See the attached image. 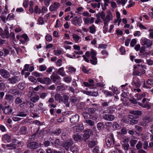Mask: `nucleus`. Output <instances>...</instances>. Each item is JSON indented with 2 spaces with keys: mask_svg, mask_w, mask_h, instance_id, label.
I'll list each match as a JSON object with an SVG mask.
<instances>
[{
  "mask_svg": "<svg viewBox=\"0 0 153 153\" xmlns=\"http://www.w3.org/2000/svg\"><path fill=\"white\" fill-rule=\"evenodd\" d=\"M137 66L139 67L137 71H134L133 74L134 76H140L145 73V70L146 69V65L142 64H138Z\"/></svg>",
  "mask_w": 153,
  "mask_h": 153,
  "instance_id": "f257e3e1",
  "label": "nucleus"
},
{
  "mask_svg": "<svg viewBox=\"0 0 153 153\" xmlns=\"http://www.w3.org/2000/svg\"><path fill=\"white\" fill-rule=\"evenodd\" d=\"M140 41L141 45L146 48H150L152 45V41L145 37L141 39Z\"/></svg>",
  "mask_w": 153,
  "mask_h": 153,
  "instance_id": "f03ea898",
  "label": "nucleus"
},
{
  "mask_svg": "<svg viewBox=\"0 0 153 153\" xmlns=\"http://www.w3.org/2000/svg\"><path fill=\"white\" fill-rule=\"evenodd\" d=\"M100 16L105 25H108V22L113 19V16L111 13H108L105 17V15L103 14H101Z\"/></svg>",
  "mask_w": 153,
  "mask_h": 153,
  "instance_id": "7ed1b4c3",
  "label": "nucleus"
},
{
  "mask_svg": "<svg viewBox=\"0 0 153 153\" xmlns=\"http://www.w3.org/2000/svg\"><path fill=\"white\" fill-rule=\"evenodd\" d=\"M90 54L91 58L90 60V63L93 65L97 64V59L96 57L97 52L94 50L91 49L90 52Z\"/></svg>",
  "mask_w": 153,
  "mask_h": 153,
  "instance_id": "20e7f679",
  "label": "nucleus"
},
{
  "mask_svg": "<svg viewBox=\"0 0 153 153\" xmlns=\"http://www.w3.org/2000/svg\"><path fill=\"white\" fill-rule=\"evenodd\" d=\"M82 22V20L80 17L76 16L71 20V23L75 26H80Z\"/></svg>",
  "mask_w": 153,
  "mask_h": 153,
  "instance_id": "39448f33",
  "label": "nucleus"
},
{
  "mask_svg": "<svg viewBox=\"0 0 153 153\" xmlns=\"http://www.w3.org/2000/svg\"><path fill=\"white\" fill-rule=\"evenodd\" d=\"M37 80L41 83L47 85H49L51 82V79L49 77H46L43 78L39 77L37 79Z\"/></svg>",
  "mask_w": 153,
  "mask_h": 153,
  "instance_id": "423d86ee",
  "label": "nucleus"
},
{
  "mask_svg": "<svg viewBox=\"0 0 153 153\" xmlns=\"http://www.w3.org/2000/svg\"><path fill=\"white\" fill-rule=\"evenodd\" d=\"M106 144L108 147H110L112 142L114 143V140L113 135L112 134H110L109 136L107 137L105 139Z\"/></svg>",
  "mask_w": 153,
  "mask_h": 153,
  "instance_id": "0eeeda50",
  "label": "nucleus"
},
{
  "mask_svg": "<svg viewBox=\"0 0 153 153\" xmlns=\"http://www.w3.org/2000/svg\"><path fill=\"white\" fill-rule=\"evenodd\" d=\"M17 143L18 145L19 146H22L23 145V143L22 141L18 142L17 141V140L16 139H14L13 140V142L12 143H10V144L7 145V147H10V149H15L16 148V146L15 145L16 144V143Z\"/></svg>",
  "mask_w": 153,
  "mask_h": 153,
  "instance_id": "6e6552de",
  "label": "nucleus"
},
{
  "mask_svg": "<svg viewBox=\"0 0 153 153\" xmlns=\"http://www.w3.org/2000/svg\"><path fill=\"white\" fill-rule=\"evenodd\" d=\"M60 6V4L59 3L54 2L50 5L49 10L51 11H56L59 7Z\"/></svg>",
  "mask_w": 153,
  "mask_h": 153,
  "instance_id": "1a4fd4ad",
  "label": "nucleus"
},
{
  "mask_svg": "<svg viewBox=\"0 0 153 153\" xmlns=\"http://www.w3.org/2000/svg\"><path fill=\"white\" fill-rule=\"evenodd\" d=\"M73 144V141L72 138H70L68 140L64 143L62 145L63 146L65 149L68 151L69 148Z\"/></svg>",
  "mask_w": 153,
  "mask_h": 153,
  "instance_id": "9d476101",
  "label": "nucleus"
},
{
  "mask_svg": "<svg viewBox=\"0 0 153 153\" xmlns=\"http://www.w3.org/2000/svg\"><path fill=\"white\" fill-rule=\"evenodd\" d=\"M38 147V144L35 142L28 143L27 145V148L33 149H37Z\"/></svg>",
  "mask_w": 153,
  "mask_h": 153,
  "instance_id": "9b49d317",
  "label": "nucleus"
},
{
  "mask_svg": "<svg viewBox=\"0 0 153 153\" xmlns=\"http://www.w3.org/2000/svg\"><path fill=\"white\" fill-rule=\"evenodd\" d=\"M138 103L139 105L143 108H149L150 107L149 102L146 101V98H144L143 99L142 103L140 102H138Z\"/></svg>",
  "mask_w": 153,
  "mask_h": 153,
  "instance_id": "f8f14e48",
  "label": "nucleus"
},
{
  "mask_svg": "<svg viewBox=\"0 0 153 153\" xmlns=\"http://www.w3.org/2000/svg\"><path fill=\"white\" fill-rule=\"evenodd\" d=\"M79 116L77 114L72 115L70 118V120L72 123L74 124L77 123L79 120Z\"/></svg>",
  "mask_w": 153,
  "mask_h": 153,
  "instance_id": "ddd939ff",
  "label": "nucleus"
},
{
  "mask_svg": "<svg viewBox=\"0 0 153 153\" xmlns=\"http://www.w3.org/2000/svg\"><path fill=\"white\" fill-rule=\"evenodd\" d=\"M0 74L2 77L6 79L8 78L10 75L8 71L4 69H0Z\"/></svg>",
  "mask_w": 153,
  "mask_h": 153,
  "instance_id": "4468645a",
  "label": "nucleus"
},
{
  "mask_svg": "<svg viewBox=\"0 0 153 153\" xmlns=\"http://www.w3.org/2000/svg\"><path fill=\"white\" fill-rule=\"evenodd\" d=\"M51 79L55 83L60 81V76L56 74H53L51 76Z\"/></svg>",
  "mask_w": 153,
  "mask_h": 153,
  "instance_id": "2eb2a0df",
  "label": "nucleus"
},
{
  "mask_svg": "<svg viewBox=\"0 0 153 153\" xmlns=\"http://www.w3.org/2000/svg\"><path fill=\"white\" fill-rule=\"evenodd\" d=\"M84 23L85 25H88L89 24H92L94 22V18L91 17V18L88 17H84L83 18Z\"/></svg>",
  "mask_w": 153,
  "mask_h": 153,
  "instance_id": "dca6fc26",
  "label": "nucleus"
},
{
  "mask_svg": "<svg viewBox=\"0 0 153 153\" xmlns=\"http://www.w3.org/2000/svg\"><path fill=\"white\" fill-rule=\"evenodd\" d=\"M1 36L3 38H7L9 37V33L7 27L4 29L1 34Z\"/></svg>",
  "mask_w": 153,
  "mask_h": 153,
  "instance_id": "f3484780",
  "label": "nucleus"
},
{
  "mask_svg": "<svg viewBox=\"0 0 153 153\" xmlns=\"http://www.w3.org/2000/svg\"><path fill=\"white\" fill-rule=\"evenodd\" d=\"M3 110V112L7 114H10L13 111V109L9 106L4 108Z\"/></svg>",
  "mask_w": 153,
  "mask_h": 153,
  "instance_id": "a211bd4d",
  "label": "nucleus"
},
{
  "mask_svg": "<svg viewBox=\"0 0 153 153\" xmlns=\"http://www.w3.org/2000/svg\"><path fill=\"white\" fill-rule=\"evenodd\" d=\"M19 79L17 76H14L7 80L8 83L14 84L19 81Z\"/></svg>",
  "mask_w": 153,
  "mask_h": 153,
  "instance_id": "6ab92c4d",
  "label": "nucleus"
},
{
  "mask_svg": "<svg viewBox=\"0 0 153 153\" xmlns=\"http://www.w3.org/2000/svg\"><path fill=\"white\" fill-rule=\"evenodd\" d=\"M130 113L134 115L135 117L134 118H137L141 114V112L140 111L138 110H132L130 111Z\"/></svg>",
  "mask_w": 153,
  "mask_h": 153,
  "instance_id": "aec40b11",
  "label": "nucleus"
},
{
  "mask_svg": "<svg viewBox=\"0 0 153 153\" xmlns=\"http://www.w3.org/2000/svg\"><path fill=\"white\" fill-rule=\"evenodd\" d=\"M103 118L104 120L108 121H112L114 119V115L111 114H105Z\"/></svg>",
  "mask_w": 153,
  "mask_h": 153,
  "instance_id": "412c9836",
  "label": "nucleus"
},
{
  "mask_svg": "<svg viewBox=\"0 0 153 153\" xmlns=\"http://www.w3.org/2000/svg\"><path fill=\"white\" fill-rule=\"evenodd\" d=\"M97 143V140L96 139H94L92 140L89 141L88 144V146L89 147L92 148L94 147Z\"/></svg>",
  "mask_w": 153,
  "mask_h": 153,
  "instance_id": "4be33fe9",
  "label": "nucleus"
},
{
  "mask_svg": "<svg viewBox=\"0 0 153 153\" xmlns=\"http://www.w3.org/2000/svg\"><path fill=\"white\" fill-rule=\"evenodd\" d=\"M57 73L58 74L62 76H65L66 74L63 67L59 68L57 71Z\"/></svg>",
  "mask_w": 153,
  "mask_h": 153,
  "instance_id": "5701e85b",
  "label": "nucleus"
},
{
  "mask_svg": "<svg viewBox=\"0 0 153 153\" xmlns=\"http://www.w3.org/2000/svg\"><path fill=\"white\" fill-rule=\"evenodd\" d=\"M2 139L5 143L9 142L11 140V137L8 134H5L2 137Z\"/></svg>",
  "mask_w": 153,
  "mask_h": 153,
  "instance_id": "b1692460",
  "label": "nucleus"
},
{
  "mask_svg": "<svg viewBox=\"0 0 153 153\" xmlns=\"http://www.w3.org/2000/svg\"><path fill=\"white\" fill-rule=\"evenodd\" d=\"M82 57L84 60L87 62H89L90 60L88 59V57H89L90 56V52L87 51L86 52L85 55H82Z\"/></svg>",
  "mask_w": 153,
  "mask_h": 153,
  "instance_id": "393cba45",
  "label": "nucleus"
},
{
  "mask_svg": "<svg viewBox=\"0 0 153 153\" xmlns=\"http://www.w3.org/2000/svg\"><path fill=\"white\" fill-rule=\"evenodd\" d=\"M72 37L73 40L77 43L79 42H80V39L81 37L79 35L76 34H73L72 35Z\"/></svg>",
  "mask_w": 153,
  "mask_h": 153,
  "instance_id": "a878e982",
  "label": "nucleus"
},
{
  "mask_svg": "<svg viewBox=\"0 0 153 153\" xmlns=\"http://www.w3.org/2000/svg\"><path fill=\"white\" fill-rule=\"evenodd\" d=\"M76 131L77 132L81 131L84 129V126L82 124H79L75 126Z\"/></svg>",
  "mask_w": 153,
  "mask_h": 153,
  "instance_id": "bb28decb",
  "label": "nucleus"
},
{
  "mask_svg": "<svg viewBox=\"0 0 153 153\" xmlns=\"http://www.w3.org/2000/svg\"><path fill=\"white\" fill-rule=\"evenodd\" d=\"M27 132V128L23 126L21 127L19 130V133L21 134H25Z\"/></svg>",
  "mask_w": 153,
  "mask_h": 153,
  "instance_id": "cd10ccee",
  "label": "nucleus"
},
{
  "mask_svg": "<svg viewBox=\"0 0 153 153\" xmlns=\"http://www.w3.org/2000/svg\"><path fill=\"white\" fill-rule=\"evenodd\" d=\"M66 68L68 70L67 72L71 73H74L76 71V69L70 66L67 67Z\"/></svg>",
  "mask_w": 153,
  "mask_h": 153,
  "instance_id": "c85d7f7f",
  "label": "nucleus"
},
{
  "mask_svg": "<svg viewBox=\"0 0 153 153\" xmlns=\"http://www.w3.org/2000/svg\"><path fill=\"white\" fill-rule=\"evenodd\" d=\"M73 137L74 140L77 141H80L82 140V137L79 134H74Z\"/></svg>",
  "mask_w": 153,
  "mask_h": 153,
  "instance_id": "c756f323",
  "label": "nucleus"
},
{
  "mask_svg": "<svg viewBox=\"0 0 153 153\" xmlns=\"http://www.w3.org/2000/svg\"><path fill=\"white\" fill-rule=\"evenodd\" d=\"M55 99L57 101H58L59 102H62L63 100V98L62 96L59 94H57L55 96Z\"/></svg>",
  "mask_w": 153,
  "mask_h": 153,
  "instance_id": "7c9ffc66",
  "label": "nucleus"
},
{
  "mask_svg": "<svg viewBox=\"0 0 153 153\" xmlns=\"http://www.w3.org/2000/svg\"><path fill=\"white\" fill-rule=\"evenodd\" d=\"M89 32L91 33L94 34L96 32V27L94 25L89 27Z\"/></svg>",
  "mask_w": 153,
  "mask_h": 153,
  "instance_id": "2f4dec72",
  "label": "nucleus"
},
{
  "mask_svg": "<svg viewBox=\"0 0 153 153\" xmlns=\"http://www.w3.org/2000/svg\"><path fill=\"white\" fill-rule=\"evenodd\" d=\"M39 99V96L36 95L31 97L30 99V100L33 103L37 102Z\"/></svg>",
  "mask_w": 153,
  "mask_h": 153,
  "instance_id": "473e14b6",
  "label": "nucleus"
},
{
  "mask_svg": "<svg viewBox=\"0 0 153 153\" xmlns=\"http://www.w3.org/2000/svg\"><path fill=\"white\" fill-rule=\"evenodd\" d=\"M152 119L149 117H144L143 118V120L144 122L148 123L152 122Z\"/></svg>",
  "mask_w": 153,
  "mask_h": 153,
  "instance_id": "72a5a7b5",
  "label": "nucleus"
},
{
  "mask_svg": "<svg viewBox=\"0 0 153 153\" xmlns=\"http://www.w3.org/2000/svg\"><path fill=\"white\" fill-rule=\"evenodd\" d=\"M64 100L63 102L65 104V105L67 107H68L69 105V104L68 102L69 97L68 95H64L63 96Z\"/></svg>",
  "mask_w": 153,
  "mask_h": 153,
  "instance_id": "f704fd0d",
  "label": "nucleus"
},
{
  "mask_svg": "<svg viewBox=\"0 0 153 153\" xmlns=\"http://www.w3.org/2000/svg\"><path fill=\"white\" fill-rule=\"evenodd\" d=\"M109 89L112 90V91L115 94H119L120 93L119 91L118 90L116 87H110Z\"/></svg>",
  "mask_w": 153,
  "mask_h": 153,
  "instance_id": "c9c22d12",
  "label": "nucleus"
},
{
  "mask_svg": "<svg viewBox=\"0 0 153 153\" xmlns=\"http://www.w3.org/2000/svg\"><path fill=\"white\" fill-rule=\"evenodd\" d=\"M63 79L65 82L69 83L71 82L72 78L71 76H69L64 77Z\"/></svg>",
  "mask_w": 153,
  "mask_h": 153,
  "instance_id": "e433bc0d",
  "label": "nucleus"
},
{
  "mask_svg": "<svg viewBox=\"0 0 153 153\" xmlns=\"http://www.w3.org/2000/svg\"><path fill=\"white\" fill-rule=\"evenodd\" d=\"M114 112V110H113L111 108H109L103 111V113H110L112 114Z\"/></svg>",
  "mask_w": 153,
  "mask_h": 153,
  "instance_id": "4c0bfd02",
  "label": "nucleus"
},
{
  "mask_svg": "<svg viewBox=\"0 0 153 153\" xmlns=\"http://www.w3.org/2000/svg\"><path fill=\"white\" fill-rule=\"evenodd\" d=\"M122 146L123 149L126 151V153H127V151L128 150L129 147V144L128 143H123V144L122 145Z\"/></svg>",
  "mask_w": 153,
  "mask_h": 153,
  "instance_id": "58836bf2",
  "label": "nucleus"
},
{
  "mask_svg": "<svg viewBox=\"0 0 153 153\" xmlns=\"http://www.w3.org/2000/svg\"><path fill=\"white\" fill-rule=\"evenodd\" d=\"M132 84V85H135L136 86H139L141 85L139 82V80L137 79H134Z\"/></svg>",
  "mask_w": 153,
  "mask_h": 153,
  "instance_id": "ea45409f",
  "label": "nucleus"
},
{
  "mask_svg": "<svg viewBox=\"0 0 153 153\" xmlns=\"http://www.w3.org/2000/svg\"><path fill=\"white\" fill-rule=\"evenodd\" d=\"M96 110V109L95 108H91L88 109V111L89 114L90 116V115H92L95 113Z\"/></svg>",
  "mask_w": 153,
  "mask_h": 153,
  "instance_id": "a19ab883",
  "label": "nucleus"
},
{
  "mask_svg": "<svg viewBox=\"0 0 153 153\" xmlns=\"http://www.w3.org/2000/svg\"><path fill=\"white\" fill-rule=\"evenodd\" d=\"M104 125L102 122H99L97 124V127L98 130H101L104 127Z\"/></svg>",
  "mask_w": 153,
  "mask_h": 153,
  "instance_id": "79ce46f5",
  "label": "nucleus"
},
{
  "mask_svg": "<svg viewBox=\"0 0 153 153\" xmlns=\"http://www.w3.org/2000/svg\"><path fill=\"white\" fill-rule=\"evenodd\" d=\"M85 123L88 124L89 126H92L94 124V122L91 120L88 119L85 120Z\"/></svg>",
  "mask_w": 153,
  "mask_h": 153,
  "instance_id": "37998d69",
  "label": "nucleus"
},
{
  "mask_svg": "<svg viewBox=\"0 0 153 153\" xmlns=\"http://www.w3.org/2000/svg\"><path fill=\"white\" fill-rule=\"evenodd\" d=\"M34 11L35 13L39 14L41 13V10L38 5H36L34 7Z\"/></svg>",
  "mask_w": 153,
  "mask_h": 153,
  "instance_id": "c03bdc74",
  "label": "nucleus"
},
{
  "mask_svg": "<svg viewBox=\"0 0 153 153\" xmlns=\"http://www.w3.org/2000/svg\"><path fill=\"white\" fill-rule=\"evenodd\" d=\"M27 116V114L25 112H19L17 114L16 116H19L21 117H25Z\"/></svg>",
  "mask_w": 153,
  "mask_h": 153,
  "instance_id": "a18cd8bd",
  "label": "nucleus"
},
{
  "mask_svg": "<svg viewBox=\"0 0 153 153\" xmlns=\"http://www.w3.org/2000/svg\"><path fill=\"white\" fill-rule=\"evenodd\" d=\"M68 134L66 132H62V134L61 138L63 140H66L68 138Z\"/></svg>",
  "mask_w": 153,
  "mask_h": 153,
  "instance_id": "49530a36",
  "label": "nucleus"
},
{
  "mask_svg": "<svg viewBox=\"0 0 153 153\" xmlns=\"http://www.w3.org/2000/svg\"><path fill=\"white\" fill-rule=\"evenodd\" d=\"M90 116L91 119L93 120L97 121L98 120V114H97L94 113L92 115H90Z\"/></svg>",
  "mask_w": 153,
  "mask_h": 153,
  "instance_id": "de8ad7c7",
  "label": "nucleus"
},
{
  "mask_svg": "<svg viewBox=\"0 0 153 153\" xmlns=\"http://www.w3.org/2000/svg\"><path fill=\"white\" fill-rule=\"evenodd\" d=\"M32 74L36 77H39L42 76V74H40L36 71H34L32 73Z\"/></svg>",
  "mask_w": 153,
  "mask_h": 153,
  "instance_id": "09e8293b",
  "label": "nucleus"
},
{
  "mask_svg": "<svg viewBox=\"0 0 153 153\" xmlns=\"http://www.w3.org/2000/svg\"><path fill=\"white\" fill-rule=\"evenodd\" d=\"M101 53L103 56V58H105L108 55V53L107 51L105 50H102L101 51Z\"/></svg>",
  "mask_w": 153,
  "mask_h": 153,
  "instance_id": "8fccbe9b",
  "label": "nucleus"
},
{
  "mask_svg": "<svg viewBox=\"0 0 153 153\" xmlns=\"http://www.w3.org/2000/svg\"><path fill=\"white\" fill-rule=\"evenodd\" d=\"M22 98H20L19 97H16L15 100V102L17 104H19L22 102Z\"/></svg>",
  "mask_w": 153,
  "mask_h": 153,
  "instance_id": "3c124183",
  "label": "nucleus"
},
{
  "mask_svg": "<svg viewBox=\"0 0 153 153\" xmlns=\"http://www.w3.org/2000/svg\"><path fill=\"white\" fill-rule=\"evenodd\" d=\"M54 144L56 148L58 147L61 145L60 140L58 139H56L54 142Z\"/></svg>",
  "mask_w": 153,
  "mask_h": 153,
  "instance_id": "603ef678",
  "label": "nucleus"
},
{
  "mask_svg": "<svg viewBox=\"0 0 153 153\" xmlns=\"http://www.w3.org/2000/svg\"><path fill=\"white\" fill-rule=\"evenodd\" d=\"M91 6L93 7L94 8H95L96 7H97L98 8H99L100 7V2L97 3H91Z\"/></svg>",
  "mask_w": 153,
  "mask_h": 153,
  "instance_id": "864d4df0",
  "label": "nucleus"
},
{
  "mask_svg": "<svg viewBox=\"0 0 153 153\" xmlns=\"http://www.w3.org/2000/svg\"><path fill=\"white\" fill-rule=\"evenodd\" d=\"M137 140L135 139H131L130 140V146L131 147H134L135 144L137 143Z\"/></svg>",
  "mask_w": 153,
  "mask_h": 153,
  "instance_id": "5fc2aeb1",
  "label": "nucleus"
},
{
  "mask_svg": "<svg viewBox=\"0 0 153 153\" xmlns=\"http://www.w3.org/2000/svg\"><path fill=\"white\" fill-rule=\"evenodd\" d=\"M29 80L33 82H37V79L32 76H30L28 77Z\"/></svg>",
  "mask_w": 153,
  "mask_h": 153,
  "instance_id": "6e6d98bb",
  "label": "nucleus"
},
{
  "mask_svg": "<svg viewBox=\"0 0 153 153\" xmlns=\"http://www.w3.org/2000/svg\"><path fill=\"white\" fill-rule=\"evenodd\" d=\"M30 4L29 6V11L31 13H32L34 12V10L32 6L33 4V1H30Z\"/></svg>",
  "mask_w": 153,
  "mask_h": 153,
  "instance_id": "4d7b16f0",
  "label": "nucleus"
},
{
  "mask_svg": "<svg viewBox=\"0 0 153 153\" xmlns=\"http://www.w3.org/2000/svg\"><path fill=\"white\" fill-rule=\"evenodd\" d=\"M62 59H60L58 60L56 62V65L57 66H60L62 65Z\"/></svg>",
  "mask_w": 153,
  "mask_h": 153,
  "instance_id": "13d9d810",
  "label": "nucleus"
},
{
  "mask_svg": "<svg viewBox=\"0 0 153 153\" xmlns=\"http://www.w3.org/2000/svg\"><path fill=\"white\" fill-rule=\"evenodd\" d=\"M71 150L73 153H76L78 151V149L76 146H72L71 148Z\"/></svg>",
  "mask_w": 153,
  "mask_h": 153,
  "instance_id": "bf43d9fd",
  "label": "nucleus"
},
{
  "mask_svg": "<svg viewBox=\"0 0 153 153\" xmlns=\"http://www.w3.org/2000/svg\"><path fill=\"white\" fill-rule=\"evenodd\" d=\"M53 52L55 55L59 56L61 54L62 51L60 50H54Z\"/></svg>",
  "mask_w": 153,
  "mask_h": 153,
  "instance_id": "052dcab7",
  "label": "nucleus"
},
{
  "mask_svg": "<svg viewBox=\"0 0 153 153\" xmlns=\"http://www.w3.org/2000/svg\"><path fill=\"white\" fill-rule=\"evenodd\" d=\"M82 115L84 117V118L85 119H88L89 117L88 116V115L89 114L88 112H87V111H84L82 112Z\"/></svg>",
  "mask_w": 153,
  "mask_h": 153,
  "instance_id": "680f3d73",
  "label": "nucleus"
},
{
  "mask_svg": "<svg viewBox=\"0 0 153 153\" xmlns=\"http://www.w3.org/2000/svg\"><path fill=\"white\" fill-rule=\"evenodd\" d=\"M46 40L48 42H51L52 40V37L50 34H47L45 36Z\"/></svg>",
  "mask_w": 153,
  "mask_h": 153,
  "instance_id": "e2e57ef3",
  "label": "nucleus"
},
{
  "mask_svg": "<svg viewBox=\"0 0 153 153\" xmlns=\"http://www.w3.org/2000/svg\"><path fill=\"white\" fill-rule=\"evenodd\" d=\"M136 147L137 149H140L142 148V144L140 141H139L137 144L136 146Z\"/></svg>",
  "mask_w": 153,
  "mask_h": 153,
  "instance_id": "0e129e2a",
  "label": "nucleus"
},
{
  "mask_svg": "<svg viewBox=\"0 0 153 153\" xmlns=\"http://www.w3.org/2000/svg\"><path fill=\"white\" fill-rule=\"evenodd\" d=\"M5 99L8 100H13V96L9 94H7L5 95Z\"/></svg>",
  "mask_w": 153,
  "mask_h": 153,
  "instance_id": "69168bd1",
  "label": "nucleus"
},
{
  "mask_svg": "<svg viewBox=\"0 0 153 153\" xmlns=\"http://www.w3.org/2000/svg\"><path fill=\"white\" fill-rule=\"evenodd\" d=\"M47 68L46 66L44 65H41L39 67V70L40 71H43L45 70Z\"/></svg>",
  "mask_w": 153,
  "mask_h": 153,
  "instance_id": "338daca9",
  "label": "nucleus"
},
{
  "mask_svg": "<svg viewBox=\"0 0 153 153\" xmlns=\"http://www.w3.org/2000/svg\"><path fill=\"white\" fill-rule=\"evenodd\" d=\"M39 24V25H42L44 24V22L43 20V18L42 17H40L38 20Z\"/></svg>",
  "mask_w": 153,
  "mask_h": 153,
  "instance_id": "774afa93",
  "label": "nucleus"
}]
</instances>
